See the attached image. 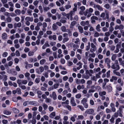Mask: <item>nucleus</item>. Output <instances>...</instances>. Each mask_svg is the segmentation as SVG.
Instances as JSON below:
<instances>
[{
  "mask_svg": "<svg viewBox=\"0 0 124 124\" xmlns=\"http://www.w3.org/2000/svg\"><path fill=\"white\" fill-rule=\"evenodd\" d=\"M106 92L105 91H100L99 93V95L101 96H103L106 95Z\"/></svg>",
  "mask_w": 124,
  "mask_h": 124,
  "instance_id": "26",
  "label": "nucleus"
},
{
  "mask_svg": "<svg viewBox=\"0 0 124 124\" xmlns=\"http://www.w3.org/2000/svg\"><path fill=\"white\" fill-rule=\"evenodd\" d=\"M84 118V117L82 115H80L78 116V118L77 119L78 120H82Z\"/></svg>",
  "mask_w": 124,
  "mask_h": 124,
  "instance_id": "56",
  "label": "nucleus"
},
{
  "mask_svg": "<svg viewBox=\"0 0 124 124\" xmlns=\"http://www.w3.org/2000/svg\"><path fill=\"white\" fill-rule=\"evenodd\" d=\"M12 111L15 113H17L19 112V110L15 108H13L12 109Z\"/></svg>",
  "mask_w": 124,
  "mask_h": 124,
  "instance_id": "27",
  "label": "nucleus"
},
{
  "mask_svg": "<svg viewBox=\"0 0 124 124\" xmlns=\"http://www.w3.org/2000/svg\"><path fill=\"white\" fill-rule=\"evenodd\" d=\"M42 106L43 108L45 110H46L48 107L47 105L45 103L43 104Z\"/></svg>",
  "mask_w": 124,
  "mask_h": 124,
  "instance_id": "41",
  "label": "nucleus"
},
{
  "mask_svg": "<svg viewBox=\"0 0 124 124\" xmlns=\"http://www.w3.org/2000/svg\"><path fill=\"white\" fill-rule=\"evenodd\" d=\"M77 116L76 114H74L73 116H72L70 119L73 122H74L76 121L75 118L77 117Z\"/></svg>",
  "mask_w": 124,
  "mask_h": 124,
  "instance_id": "21",
  "label": "nucleus"
},
{
  "mask_svg": "<svg viewBox=\"0 0 124 124\" xmlns=\"http://www.w3.org/2000/svg\"><path fill=\"white\" fill-rule=\"evenodd\" d=\"M60 62L62 64H64L65 62V60L64 58H61L60 59Z\"/></svg>",
  "mask_w": 124,
  "mask_h": 124,
  "instance_id": "45",
  "label": "nucleus"
},
{
  "mask_svg": "<svg viewBox=\"0 0 124 124\" xmlns=\"http://www.w3.org/2000/svg\"><path fill=\"white\" fill-rule=\"evenodd\" d=\"M52 95L54 100H55L57 99V95L55 92H53L52 93Z\"/></svg>",
  "mask_w": 124,
  "mask_h": 124,
  "instance_id": "34",
  "label": "nucleus"
},
{
  "mask_svg": "<svg viewBox=\"0 0 124 124\" xmlns=\"http://www.w3.org/2000/svg\"><path fill=\"white\" fill-rule=\"evenodd\" d=\"M107 89L109 92H110L112 90V87L109 85L107 86Z\"/></svg>",
  "mask_w": 124,
  "mask_h": 124,
  "instance_id": "52",
  "label": "nucleus"
},
{
  "mask_svg": "<svg viewBox=\"0 0 124 124\" xmlns=\"http://www.w3.org/2000/svg\"><path fill=\"white\" fill-rule=\"evenodd\" d=\"M76 22L75 21H73L71 23L70 28H72L73 27V26H74L76 24Z\"/></svg>",
  "mask_w": 124,
  "mask_h": 124,
  "instance_id": "37",
  "label": "nucleus"
},
{
  "mask_svg": "<svg viewBox=\"0 0 124 124\" xmlns=\"http://www.w3.org/2000/svg\"><path fill=\"white\" fill-rule=\"evenodd\" d=\"M55 112H53L51 113L49 115V117L50 118H52L55 116Z\"/></svg>",
  "mask_w": 124,
  "mask_h": 124,
  "instance_id": "24",
  "label": "nucleus"
},
{
  "mask_svg": "<svg viewBox=\"0 0 124 124\" xmlns=\"http://www.w3.org/2000/svg\"><path fill=\"white\" fill-rule=\"evenodd\" d=\"M70 102L72 106H75L76 105V104L75 102L74 99V97H72L71 98Z\"/></svg>",
  "mask_w": 124,
  "mask_h": 124,
  "instance_id": "13",
  "label": "nucleus"
},
{
  "mask_svg": "<svg viewBox=\"0 0 124 124\" xmlns=\"http://www.w3.org/2000/svg\"><path fill=\"white\" fill-rule=\"evenodd\" d=\"M74 14L73 13L72 11H70L69 13L67 14V16L66 17L69 19L70 18V20H72L73 19L72 15H74Z\"/></svg>",
  "mask_w": 124,
  "mask_h": 124,
  "instance_id": "6",
  "label": "nucleus"
},
{
  "mask_svg": "<svg viewBox=\"0 0 124 124\" xmlns=\"http://www.w3.org/2000/svg\"><path fill=\"white\" fill-rule=\"evenodd\" d=\"M105 15H106L105 19H108L109 18V12L107 10L105 11V13H102L101 15V17L104 18Z\"/></svg>",
  "mask_w": 124,
  "mask_h": 124,
  "instance_id": "2",
  "label": "nucleus"
},
{
  "mask_svg": "<svg viewBox=\"0 0 124 124\" xmlns=\"http://www.w3.org/2000/svg\"><path fill=\"white\" fill-rule=\"evenodd\" d=\"M44 69L43 67L42 66H40L39 67V70L37 72L38 74H40L44 71Z\"/></svg>",
  "mask_w": 124,
  "mask_h": 124,
  "instance_id": "14",
  "label": "nucleus"
},
{
  "mask_svg": "<svg viewBox=\"0 0 124 124\" xmlns=\"http://www.w3.org/2000/svg\"><path fill=\"white\" fill-rule=\"evenodd\" d=\"M61 30L62 31L64 32H69V33L70 34H71V32L69 30H67V31H66V28L65 26H62L61 27Z\"/></svg>",
  "mask_w": 124,
  "mask_h": 124,
  "instance_id": "10",
  "label": "nucleus"
},
{
  "mask_svg": "<svg viewBox=\"0 0 124 124\" xmlns=\"http://www.w3.org/2000/svg\"><path fill=\"white\" fill-rule=\"evenodd\" d=\"M104 7L107 9H109L111 7L109 4H107L104 5Z\"/></svg>",
  "mask_w": 124,
  "mask_h": 124,
  "instance_id": "42",
  "label": "nucleus"
},
{
  "mask_svg": "<svg viewBox=\"0 0 124 124\" xmlns=\"http://www.w3.org/2000/svg\"><path fill=\"white\" fill-rule=\"evenodd\" d=\"M91 48L90 49V51L91 53H93L95 52L97 49L96 46L93 43H91Z\"/></svg>",
  "mask_w": 124,
  "mask_h": 124,
  "instance_id": "3",
  "label": "nucleus"
},
{
  "mask_svg": "<svg viewBox=\"0 0 124 124\" xmlns=\"http://www.w3.org/2000/svg\"><path fill=\"white\" fill-rule=\"evenodd\" d=\"M82 87H83V88H84V85H82V86H81V85H79L77 86V88L78 90H79L82 88Z\"/></svg>",
  "mask_w": 124,
  "mask_h": 124,
  "instance_id": "57",
  "label": "nucleus"
},
{
  "mask_svg": "<svg viewBox=\"0 0 124 124\" xmlns=\"http://www.w3.org/2000/svg\"><path fill=\"white\" fill-rule=\"evenodd\" d=\"M105 63L107 64V66L108 68H110L111 66L110 64V60L108 58H107L105 59Z\"/></svg>",
  "mask_w": 124,
  "mask_h": 124,
  "instance_id": "7",
  "label": "nucleus"
},
{
  "mask_svg": "<svg viewBox=\"0 0 124 124\" xmlns=\"http://www.w3.org/2000/svg\"><path fill=\"white\" fill-rule=\"evenodd\" d=\"M66 18L62 19L60 20V22L63 23H64L66 22Z\"/></svg>",
  "mask_w": 124,
  "mask_h": 124,
  "instance_id": "60",
  "label": "nucleus"
},
{
  "mask_svg": "<svg viewBox=\"0 0 124 124\" xmlns=\"http://www.w3.org/2000/svg\"><path fill=\"white\" fill-rule=\"evenodd\" d=\"M93 11V9L91 8H90L89 9H87L85 12L84 15L87 16V17H89L92 15L91 13Z\"/></svg>",
  "mask_w": 124,
  "mask_h": 124,
  "instance_id": "1",
  "label": "nucleus"
},
{
  "mask_svg": "<svg viewBox=\"0 0 124 124\" xmlns=\"http://www.w3.org/2000/svg\"><path fill=\"white\" fill-rule=\"evenodd\" d=\"M2 79L3 81H6L7 79V76L6 75L2 76Z\"/></svg>",
  "mask_w": 124,
  "mask_h": 124,
  "instance_id": "54",
  "label": "nucleus"
},
{
  "mask_svg": "<svg viewBox=\"0 0 124 124\" xmlns=\"http://www.w3.org/2000/svg\"><path fill=\"white\" fill-rule=\"evenodd\" d=\"M46 62V60L43 59L40 61L39 63L41 65H43L45 64Z\"/></svg>",
  "mask_w": 124,
  "mask_h": 124,
  "instance_id": "31",
  "label": "nucleus"
},
{
  "mask_svg": "<svg viewBox=\"0 0 124 124\" xmlns=\"http://www.w3.org/2000/svg\"><path fill=\"white\" fill-rule=\"evenodd\" d=\"M3 113L7 115H9L11 114V111L7 110H5L4 111H3Z\"/></svg>",
  "mask_w": 124,
  "mask_h": 124,
  "instance_id": "25",
  "label": "nucleus"
},
{
  "mask_svg": "<svg viewBox=\"0 0 124 124\" xmlns=\"http://www.w3.org/2000/svg\"><path fill=\"white\" fill-rule=\"evenodd\" d=\"M64 7L66 10H68L71 8V6L70 5L67 4Z\"/></svg>",
  "mask_w": 124,
  "mask_h": 124,
  "instance_id": "36",
  "label": "nucleus"
},
{
  "mask_svg": "<svg viewBox=\"0 0 124 124\" xmlns=\"http://www.w3.org/2000/svg\"><path fill=\"white\" fill-rule=\"evenodd\" d=\"M120 46V45L118 44H117L116 45V49L114 51V52L115 53H118L119 51V47Z\"/></svg>",
  "mask_w": 124,
  "mask_h": 124,
  "instance_id": "28",
  "label": "nucleus"
},
{
  "mask_svg": "<svg viewBox=\"0 0 124 124\" xmlns=\"http://www.w3.org/2000/svg\"><path fill=\"white\" fill-rule=\"evenodd\" d=\"M80 24L81 25L84 26L86 25H88L89 24V22L88 21H82L80 22Z\"/></svg>",
  "mask_w": 124,
  "mask_h": 124,
  "instance_id": "11",
  "label": "nucleus"
},
{
  "mask_svg": "<svg viewBox=\"0 0 124 124\" xmlns=\"http://www.w3.org/2000/svg\"><path fill=\"white\" fill-rule=\"evenodd\" d=\"M118 83L121 86H123L124 85V83L121 78H119L117 81Z\"/></svg>",
  "mask_w": 124,
  "mask_h": 124,
  "instance_id": "23",
  "label": "nucleus"
},
{
  "mask_svg": "<svg viewBox=\"0 0 124 124\" xmlns=\"http://www.w3.org/2000/svg\"><path fill=\"white\" fill-rule=\"evenodd\" d=\"M82 40L84 43H86L88 41L87 39L85 37L83 38L82 39Z\"/></svg>",
  "mask_w": 124,
  "mask_h": 124,
  "instance_id": "50",
  "label": "nucleus"
},
{
  "mask_svg": "<svg viewBox=\"0 0 124 124\" xmlns=\"http://www.w3.org/2000/svg\"><path fill=\"white\" fill-rule=\"evenodd\" d=\"M117 70H113V73L114 74L118 76H121V75L119 72L117 71Z\"/></svg>",
  "mask_w": 124,
  "mask_h": 124,
  "instance_id": "19",
  "label": "nucleus"
},
{
  "mask_svg": "<svg viewBox=\"0 0 124 124\" xmlns=\"http://www.w3.org/2000/svg\"><path fill=\"white\" fill-rule=\"evenodd\" d=\"M14 25L15 27V28H19L21 27V23L19 22L17 23H15V24Z\"/></svg>",
  "mask_w": 124,
  "mask_h": 124,
  "instance_id": "30",
  "label": "nucleus"
},
{
  "mask_svg": "<svg viewBox=\"0 0 124 124\" xmlns=\"http://www.w3.org/2000/svg\"><path fill=\"white\" fill-rule=\"evenodd\" d=\"M93 8H97L98 10L100 11H102L103 10L102 8L98 5H95L94 6H93Z\"/></svg>",
  "mask_w": 124,
  "mask_h": 124,
  "instance_id": "16",
  "label": "nucleus"
},
{
  "mask_svg": "<svg viewBox=\"0 0 124 124\" xmlns=\"http://www.w3.org/2000/svg\"><path fill=\"white\" fill-rule=\"evenodd\" d=\"M45 77L47 78L48 77V73L47 72H45L43 74Z\"/></svg>",
  "mask_w": 124,
  "mask_h": 124,
  "instance_id": "53",
  "label": "nucleus"
},
{
  "mask_svg": "<svg viewBox=\"0 0 124 124\" xmlns=\"http://www.w3.org/2000/svg\"><path fill=\"white\" fill-rule=\"evenodd\" d=\"M8 54V53L7 52H5L3 53L2 55L4 57H5L7 56Z\"/></svg>",
  "mask_w": 124,
  "mask_h": 124,
  "instance_id": "51",
  "label": "nucleus"
},
{
  "mask_svg": "<svg viewBox=\"0 0 124 124\" xmlns=\"http://www.w3.org/2000/svg\"><path fill=\"white\" fill-rule=\"evenodd\" d=\"M17 91V93L18 94H21V92L20 88H17L16 89Z\"/></svg>",
  "mask_w": 124,
  "mask_h": 124,
  "instance_id": "49",
  "label": "nucleus"
},
{
  "mask_svg": "<svg viewBox=\"0 0 124 124\" xmlns=\"http://www.w3.org/2000/svg\"><path fill=\"white\" fill-rule=\"evenodd\" d=\"M77 107L79 108L82 111H83L84 110V108L82 105H78L77 106Z\"/></svg>",
  "mask_w": 124,
  "mask_h": 124,
  "instance_id": "55",
  "label": "nucleus"
},
{
  "mask_svg": "<svg viewBox=\"0 0 124 124\" xmlns=\"http://www.w3.org/2000/svg\"><path fill=\"white\" fill-rule=\"evenodd\" d=\"M111 68L114 70H119L120 69V66L118 64L112 63L111 66Z\"/></svg>",
  "mask_w": 124,
  "mask_h": 124,
  "instance_id": "4",
  "label": "nucleus"
},
{
  "mask_svg": "<svg viewBox=\"0 0 124 124\" xmlns=\"http://www.w3.org/2000/svg\"><path fill=\"white\" fill-rule=\"evenodd\" d=\"M15 13L17 15H20L21 13V10L19 9H17L15 10Z\"/></svg>",
  "mask_w": 124,
  "mask_h": 124,
  "instance_id": "35",
  "label": "nucleus"
},
{
  "mask_svg": "<svg viewBox=\"0 0 124 124\" xmlns=\"http://www.w3.org/2000/svg\"><path fill=\"white\" fill-rule=\"evenodd\" d=\"M69 40V39L68 37L64 38L63 39L62 42L64 43L65 42H67Z\"/></svg>",
  "mask_w": 124,
  "mask_h": 124,
  "instance_id": "47",
  "label": "nucleus"
},
{
  "mask_svg": "<svg viewBox=\"0 0 124 124\" xmlns=\"http://www.w3.org/2000/svg\"><path fill=\"white\" fill-rule=\"evenodd\" d=\"M117 78L115 76H112L111 77L110 81L111 82H113L114 80H116L117 79Z\"/></svg>",
  "mask_w": 124,
  "mask_h": 124,
  "instance_id": "29",
  "label": "nucleus"
},
{
  "mask_svg": "<svg viewBox=\"0 0 124 124\" xmlns=\"http://www.w3.org/2000/svg\"><path fill=\"white\" fill-rule=\"evenodd\" d=\"M40 81V79L39 78H36L35 80V82L37 84L39 83Z\"/></svg>",
  "mask_w": 124,
  "mask_h": 124,
  "instance_id": "58",
  "label": "nucleus"
},
{
  "mask_svg": "<svg viewBox=\"0 0 124 124\" xmlns=\"http://www.w3.org/2000/svg\"><path fill=\"white\" fill-rule=\"evenodd\" d=\"M1 37L3 39L5 40L7 39L8 35L6 33L4 32L2 34Z\"/></svg>",
  "mask_w": 124,
  "mask_h": 124,
  "instance_id": "12",
  "label": "nucleus"
},
{
  "mask_svg": "<svg viewBox=\"0 0 124 124\" xmlns=\"http://www.w3.org/2000/svg\"><path fill=\"white\" fill-rule=\"evenodd\" d=\"M34 54V52L32 51H30L28 53V55L29 56H31L33 55Z\"/></svg>",
  "mask_w": 124,
  "mask_h": 124,
  "instance_id": "63",
  "label": "nucleus"
},
{
  "mask_svg": "<svg viewBox=\"0 0 124 124\" xmlns=\"http://www.w3.org/2000/svg\"><path fill=\"white\" fill-rule=\"evenodd\" d=\"M96 54L94 53H93L92 54H89V56H90L94 58L96 56Z\"/></svg>",
  "mask_w": 124,
  "mask_h": 124,
  "instance_id": "39",
  "label": "nucleus"
},
{
  "mask_svg": "<svg viewBox=\"0 0 124 124\" xmlns=\"http://www.w3.org/2000/svg\"><path fill=\"white\" fill-rule=\"evenodd\" d=\"M124 28V26L122 24H120L119 25H116L115 27V30L119 29V30H122Z\"/></svg>",
  "mask_w": 124,
  "mask_h": 124,
  "instance_id": "9",
  "label": "nucleus"
},
{
  "mask_svg": "<svg viewBox=\"0 0 124 124\" xmlns=\"http://www.w3.org/2000/svg\"><path fill=\"white\" fill-rule=\"evenodd\" d=\"M76 83L77 84H84L85 83V81L83 79H81L76 78L75 79Z\"/></svg>",
  "mask_w": 124,
  "mask_h": 124,
  "instance_id": "5",
  "label": "nucleus"
},
{
  "mask_svg": "<svg viewBox=\"0 0 124 124\" xmlns=\"http://www.w3.org/2000/svg\"><path fill=\"white\" fill-rule=\"evenodd\" d=\"M26 21H30L32 22L33 21V18L32 17H30L27 16L26 17L25 19Z\"/></svg>",
  "mask_w": 124,
  "mask_h": 124,
  "instance_id": "20",
  "label": "nucleus"
},
{
  "mask_svg": "<svg viewBox=\"0 0 124 124\" xmlns=\"http://www.w3.org/2000/svg\"><path fill=\"white\" fill-rule=\"evenodd\" d=\"M58 28V27L57 26L56 23H54L53 24L52 26V30L54 31H55L57 30Z\"/></svg>",
  "mask_w": 124,
  "mask_h": 124,
  "instance_id": "18",
  "label": "nucleus"
},
{
  "mask_svg": "<svg viewBox=\"0 0 124 124\" xmlns=\"http://www.w3.org/2000/svg\"><path fill=\"white\" fill-rule=\"evenodd\" d=\"M94 112V110L92 109H88L85 111V113L89 114H93Z\"/></svg>",
  "mask_w": 124,
  "mask_h": 124,
  "instance_id": "8",
  "label": "nucleus"
},
{
  "mask_svg": "<svg viewBox=\"0 0 124 124\" xmlns=\"http://www.w3.org/2000/svg\"><path fill=\"white\" fill-rule=\"evenodd\" d=\"M68 78V81L70 83H71L73 81L74 79L72 77H70Z\"/></svg>",
  "mask_w": 124,
  "mask_h": 124,
  "instance_id": "61",
  "label": "nucleus"
},
{
  "mask_svg": "<svg viewBox=\"0 0 124 124\" xmlns=\"http://www.w3.org/2000/svg\"><path fill=\"white\" fill-rule=\"evenodd\" d=\"M50 9V8L48 7H46L44 8V10L45 12H47Z\"/></svg>",
  "mask_w": 124,
  "mask_h": 124,
  "instance_id": "43",
  "label": "nucleus"
},
{
  "mask_svg": "<svg viewBox=\"0 0 124 124\" xmlns=\"http://www.w3.org/2000/svg\"><path fill=\"white\" fill-rule=\"evenodd\" d=\"M80 43V40L78 38H76L75 41H74V43L75 44H78Z\"/></svg>",
  "mask_w": 124,
  "mask_h": 124,
  "instance_id": "40",
  "label": "nucleus"
},
{
  "mask_svg": "<svg viewBox=\"0 0 124 124\" xmlns=\"http://www.w3.org/2000/svg\"><path fill=\"white\" fill-rule=\"evenodd\" d=\"M100 35L99 33L97 32H95L94 36L95 37H99Z\"/></svg>",
  "mask_w": 124,
  "mask_h": 124,
  "instance_id": "38",
  "label": "nucleus"
},
{
  "mask_svg": "<svg viewBox=\"0 0 124 124\" xmlns=\"http://www.w3.org/2000/svg\"><path fill=\"white\" fill-rule=\"evenodd\" d=\"M75 98L77 99H79L81 97V95L80 93H78L75 95Z\"/></svg>",
  "mask_w": 124,
  "mask_h": 124,
  "instance_id": "46",
  "label": "nucleus"
},
{
  "mask_svg": "<svg viewBox=\"0 0 124 124\" xmlns=\"http://www.w3.org/2000/svg\"><path fill=\"white\" fill-rule=\"evenodd\" d=\"M100 26L99 24H98L96 27V30L99 32L101 31V29H100Z\"/></svg>",
  "mask_w": 124,
  "mask_h": 124,
  "instance_id": "48",
  "label": "nucleus"
},
{
  "mask_svg": "<svg viewBox=\"0 0 124 124\" xmlns=\"http://www.w3.org/2000/svg\"><path fill=\"white\" fill-rule=\"evenodd\" d=\"M121 121V120L120 118H117L116 120L115 124H118Z\"/></svg>",
  "mask_w": 124,
  "mask_h": 124,
  "instance_id": "44",
  "label": "nucleus"
},
{
  "mask_svg": "<svg viewBox=\"0 0 124 124\" xmlns=\"http://www.w3.org/2000/svg\"><path fill=\"white\" fill-rule=\"evenodd\" d=\"M117 57V55L116 54H114L111 57V60L112 61H114L115 60L116 57Z\"/></svg>",
  "mask_w": 124,
  "mask_h": 124,
  "instance_id": "32",
  "label": "nucleus"
},
{
  "mask_svg": "<svg viewBox=\"0 0 124 124\" xmlns=\"http://www.w3.org/2000/svg\"><path fill=\"white\" fill-rule=\"evenodd\" d=\"M89 54L88 52H86L85 53V57L86 59H88L89 58Z\"/></svg>",
  "mask_w": 124,
  "mask_h": 124,
  "instance_id": "59",
  "label": "nucleus"
},
{
  "mask_svg": "<svg viewBox=\"0 0 124 124\" xmlns=\"http://www.w3.org/2000/svg\"><path fill=\"white\" fill-rule=\"evenodd\" d=\"M91 80L94 81H96L97 80V79L95 76H92L91 78Z\"/></svg>",
  "mask_w": 124,
  "mask_h": 124,
  "instance_id": "62",
  "label": "nucleus"
},
{
  "mask_svg": "<svg viewBox=\"0 0 124 124\" xmlns=\"http://www.w3.org/2000/svg\"><path fill=\"white\" fill-rule=\"evenodd\" d=\"M87 101V99L86 98H84L81 101V103L82 104L86 103Z\"/></svg>",
  "mask_w": 124,
  "mask_h": 124,
  "instance_id": "22",
  "label": "nucleus"
},
{
  "mask_svg": "<svg viewBox=\"0 0 124 124\" xmlns=\"http://www.w3.org/2000/svg\"><path fill=\"white\" fill-rule=\"evenodd\" d=\"M69 84L68 82H66L65 85V87L66 88H67L69 87Z\"/></svg>",
  "mask_w": 124,
  "mask_h": 124,
  "instance_id": "64",
  "label": "nucleus"
},
{
  "mask_svg": "<svg viewBox=\"0 0 124 124\" xmlns=\"http://www.w3.org/2000/svg\"><path fill=\"white\" fill-rule=\"evenodd\" d=\"M28 103L29 104L32 105L34 106H38V103L37 102L35 101H30Z\"/></svg>",
  "mask_w": 124,
  "mask_h": 124,
  "instance_id": "15",
  "label": "nucleus"
},
{
  "mask_svg": "<svg viewBox=\"0 0 124 124\" xmlns=\"http://www.w3.org/2000/svg\"><path fill=\"white\" fill-rule=\"evenodd\" d=\"M48 38L50 40H51L53 39L54 40H55L57 39L56 36L55 35L53 36L50 35L48 37Z\"/></svg>",
  "mask_w": 124,
  "mask_h": 124,
  "instance_id": "17",
  "label": "nucleus"
},
{
  "mask_svg": "<svg viewBox=\"0 0 124 124\" xmlns=\"http://www.w3.org/2000/svg\"><path fill=\"white\" fill-rule=\"evenodd\" d=\"M79 32L81 33H82L83 31V30L82 27L81 26H79L78 27Z\"/></svg>",
  "mask_w": 124,
  "mask_h": 124,
  "instance_id": "33",
  "label": "nucleus"
}]
</instances>
